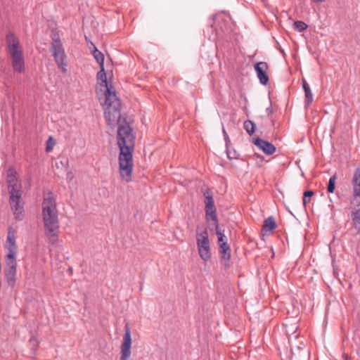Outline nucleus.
Returning <instances> with one entry per match:
<instances>
[{"mask_svg": "<svg viewBox=\"0 0 360 360\" xmlns=\"http://www.w3.org/2000/svg\"><path fill=\"white\" fill-rule=\"evenodd\" d=\"M117 144L120 148L119 169L122 181H131L133 170L132 153L134 149V136L132 129L127 122L119 124L117 135Z\"/></svg>", "mask_w": 360, "mask_h": 360, "instance_id": "f257e3e1", "label": "nucleus"}, {"mask_svg": "<svg viewBox=\"0 0 360 360\" xmlns=\"http://www.w3.org/2000/svg\"><path fill=\"white\" fill-rule=\"evenodd\" d=\"M42 217L46 236L55 243L58 233V216L56 200L51 193L46 194L42 203Z\"/></svg>", "mask_w": 360, "mask_h": 360, "instance_id": "f03ea898", "label": "nucleus"}, {"mask_svg": "<svg viewBox=\"0 0 360 360\" xmlns=\"http://www.w3.org/2000/svg\"><path fill=\"white\" fill-rule=\"evenodd\" d=\"M15 169L11 167L7 171V184L10 195L9 202L15 219L22 220L24 217L23 206L20 205L22 194V185L18 179Z\"/></svg>", "mask_w": 360, "mask_h": 360, "instance_id": "7ed1b4c3", "label": "nucleus"}, {"mask_svg": "<svg viewBox=\"0 0 360 360\" xmlns=\"http://www.w3.org/2000/svg\"><path fill=\"white\" fill-rule=\"evenodd\" d=\"M196 243L199 256L204 262L211 258L210 242L207 230L205 229L196 233Z\"/></svg>", "mask_w": 360, "mask_h": 360, "instance_id": "20e7f679", "label": "nucleus"}, {"mask_svg": "<svg viewBox=\"0 0 360 360\" xmlns=\"http://www.w3.org/2000/svg\"><path fill=\"white\" fill-rule=\"evenodd\" d=\"M51 51L58 67L63 72H66L67 58L65 49L61 41L58 39H53L51 46Z\"/></svg>", "mask_w": 360, "mask_h": 360, "instance_id": "39448f33", "label": "nucleus"}, {"mask_svg": "<svg viewBox=\"0 0 360 360\" xmlns=\"http://www.w3.org/2000/svg\"><path fill=\"white\" fill-rule=\"evenodd\" d=\"M131 337L130 328L127 324L124 327V335L123 336V342L121 345L120 360H127L131 356Z\"/></svg>", "mask_w": 360, "mask_h": 360, "instance_id": "423d86ee", "label": "nucleus"}, {"mask_svg": "<svg viewBox=\"0 0 360 360\" xmlns=\"http://www.w3.org/2000/svg\"><path fill=\"white\" fill-rule=\"evenodd\" d=\"M103 95L105 97L104 106L110 108H120V102L117 98L114 88L111 86L102 91L99 95V97Z\"/></svg>", "mask_w": 360, "mask_h": 360, "instance_id": "0eeeda50", "label": "nucleus"}, {"mask_svg": "<svg viewBox=\"0 0 360 360\" xmlns=\"http://www.w3.org/2000/svg\"><path fill=\"white\" fill-rule=\"evenodd\" d=\"M12 59V66L14 71L22 72L25 71V60L22 50L13 51L9 53Z\"/></svg>", "mask_w": 360, "mask_h": 360, "instance_id": "6e6552de", "label": "nucleus"}, {"mask_svg": "<svg viewBox=\"0 0 360 360\" xmlns=\"http://www.w3.org/2000/svg\"><path fill=\"white\" fill-rule=\"evenodd\" d=\"M206 215L212 220L217 221L216 208L212 193L209 191L204 193Z\"/></svg>", "mask_w": 360, "mask_h": 360, "instance_id": "1a4fd4ad", "label": "nucleus"}, {"mask_svg": "<svg viewBox=\"0 0 360 360\" xmlns=\"http://www.w3.org/2000/svg\"><path fill=\"white\" fill-rule=\"evenodd\" d=\"M104 110L105 118L108 125L114 126L120 122L121 118L120 108L105 107Z\"/></svg>", "mask_w": 360, "mask_h": 360, "instance_id": "9d476101", "label": "nucleus"}, {"mask_svg": "<svg viewBox=\"0 0 360 360\" xmlns=\"http://www.w3.org/2000/svg\"><path fill=\"white\" fill-rule=\"evenodd\" d=\"M6 249L8 251L7 254L16 255L17 245L15 243V231L12 227H9L8 229Z\"/></svg>", "mask_w": 360, "mask_h": 360, "instance_id": "9b49d317", "label": "nucleus"}, {"mask_svg": "<svg viewBox=\"0 0 360 360\" xmlns=\"http://www.w3.org/2000/svg\"><path fill=\"white\" fill-rule=\"evenodd\" d=\"M252 142L266 155H272L276 151V147L272 143L267 141L263 140L259 138H255L253 139Z\"/></svg>", "mask_w": 360, "mask_h": 360, "instance_id": "f8f14e48", "label": "nucleus"}, {"mask_svg": "<svg viewBox=\"0 0 360 360\" xmlns=\"http://www.w3.org/2000/svg\"><path fill=\"white\" fill-rule=\"evenodd\" d=\"M98 84L96 86V93L98 95L100 94L101 91L111 86L107 81V76L105 72L104 66L100 67V70L97 73Z\"/></svg>", "mask_w": 360, "mask_h": 360, "instance_id": "ddd939ff", "label": "nucleus"}, {"mask_svg": "<svg viewBox=\"0 0 360 360\" xmlns=\"http://www.w3.org/2000/svg\"><path fill=\"white\" fill-rule=\"evenodd\" d=\"M267 68L268 65L265 62H259L255 65V70L257 72V77L259 78L260 83L262 84H266L269 81V77L266 75Z\"/></svg>", "mask_w": 360, "mask_h": 360, "instance_id": "4468645a", "label": "nucleus"}, {"mask_svg": "<svg viewBox=\"0 0 360 360\" xmlns=\"http://www.w3.org/2000/svg\"><path fill=\"white\" fill-rule=\"evenodd\" d=\"M352 186L354 195L355 196L354 200L352 201V204L357 202V201H360L358 199V197H360V169L357 168L354 174V176L352 179Z\"/></svg>", "mask_w": 360, "mask_h": 360, "instance_id": "2eb2a0df", "label": "nucleus"}, {"mask_svg": "<svg viewBox=\"0 0 360 360\" xmlns=\"http://www.w3.org/2000/svg\"><path fill=\"white\" fill-rule=\"evenodd\" d=\"M6 40L8 53L13 52V51L21 50L20 48L19 40L14 33L9 32L6 35Z\"/></svg>", "mask_w": 360, "mask_h": 360, "instance_id": "dca6fc26", "label": "nucleus"}, {"mask_svg": "<svg viewBox=\"0 0 360 360\" xmlns=\"http://www.w3.org/2000/svg\"><path fill=\"white\" fill-rule=\"evenodd\" d=\"M302 87L304 91V103L306 107H308L313 101V94L311 89L305 79H302Z\"/></svg>", "mask_w": 360, "mask_h": 360, "instance_id": "f3484780", "label": "nucleus"}, {"mask_svg": "<svg viewBox=\"0 0 360 360\" xmlns=\"http://www.w3.org/2000/svg\"><path fill=\"white\" fill-rule=\"evenodd\" d=\"M356 203L359 208L352 211V223L354 229L360 233V201H357Z\"/></svg>", "mask_w": 360, "mask_h": 360, "instance_id": "a211bd4d", "label": "nucleus"}, {"mask_svg": "<svg viewBox=\"0 0 360 360\" xmlns=\"http://www.w3.org/2000/svg\"><path fill=\"white\" fill-rule=\"evenodd\" d=\"M89 49L91 50L92 55L94 58L96 60L97 63L99 64L100 67L104 66V56L103 54L99 51L95 45L91 43V46H89Z\"/></svg>", "mask_w": 360, "mask_h": 360, "instance_id": "6ab92c4d", "label": "nucleus"}, {"mask_svg": "<svg viewBox=\"0 0 360 360\" xmlns=\"http://www.w3.org/2000/svg\"><path fill=\"white\" fill-rule=\"evenodd\" d=\"M17 269H5L6 278L10 286H13L15 282Z\"/></svg>", "mask_w": 360, "mask_h": 360, "instance_id": "aec40b11", "label": "nucleus"}, {"mask_svg": "<svg viewBox=\"0 0 360 360\" xmlns=\"http://www.w3.org/2000/svg\"><path fill=\"white\" fill-rule=\"evenodd\" d=\"M219 252L224 260H229L231 258L230 248L227 243H222L219 246Z\"/></svg>", "mask_w": 360, "mask_h": 360, "instance_id": "412c9836", "label": "nucleus"}, {"mask_svg": "<svg viewBox=\"0 0 360 360\" xmlns=\"http://www.w3.org/2000/svg\"><path fill=\"white\" fill-rule=\"evenodd\" d=\"M276 227V224L275 223L274 219L273 217H269L266 219L264 220L263 225V230L266 232L271 231L275 229Z\"/></svg>", "mask_w": 360, "mask_h": 360, "instance_id": "4be33fe9", "label": "nucleus"}, {"mask_svg": "<svg viewBox=\"0 0 360 360\" xmlns=\"http://www.w3.org/2000/svg\"><path fill=\"white\" fill-rule=\"evenodd\" d=\"M5 269H17L15 255H13L11 254L6 255Z\"/></svg>", "mask_w": 360, "mask_h": 360, "instance_id": "5701e85b", "label": "nucleus"}, {"mask_svg": "<svg viewBox=\"0 0 360 360\" xmlns=\"http://www.w3.org/2000/svg\"><path fill=\"white\" fill-rule=\"evenodd\" d=\"M231 142L228 143L226 141V154L227 157L229 160H235L238 158V154L234 148H232L231 146Z\"/></svg>", "mask_w": 360, "mask_h": 360, "instance_id": "b1692460", "label": "nucleus"}, {"mask_svg": "<svg viewBox=\"0 0 360 360\" xmlns=\"http://www.w3.org/2000/svg\"><path fill=\"white\" fill-rule=\"evenodd\" d=\"M337 176L335 174L330 176L328 181L327 191L328 193H333L335 188V182H336Z\"/></svg>", "mask_w": 360, "mask_h": 360, "instance_id": "393cba45", "label": "nucleus"}, {"mask_svg": "<svg viewBox=\"0 0 360 360\" xmlns=\"http://www.w3.org/2000/svg\"><path fill=\"white\" fill-rule=\"evenodd\" d=\"M244 129L250 135L252 134L255 132V124L250 120H246L243 124Z\"/></svg>", "mask_w": 360, "mask_h": 360, "instance_id": "a878e982", "label": "nucleus"}, {"mask_svg": "<svg viewBox=\"0 0 360 360\" xmlns=\"http://www.w3.org/2000/svg\"><path fill=\"white\" fill-rule=\"evenodd\" d=\"M293 27L298 32H302L307 28V25L303 21L297 20L294 22Z\"/></svg>", "mask_w": 360, "mask_h": 360, "instance_id": "bb28decb", "label": "nucleus"}, {"mask_svg": "<svg viewBox=\"0 0 360 360\" xmlns=\"http://www.w3.org/2000/svg\"><path fill=\"white\" fill-rule=\"evenodd\" d=\"M55 145H56L55 141L53 140V139L51 136H50L48 139V140L46 141V151L47 153L51 152L53 150Z\"/></svg>", "mask_w": 360, "mask_h": 360, "instance_id": "cd10ccee", "label": "nucleus"}, {"mask_svg": "<svg viewBox=\"0 0 360 360\" xmlns=\"http://www.w3.org/2000/svg\"><path fill=\"white\" fill-rule=\"evenodd\" d=\"M217 236L219 246L221 245L222 243H226L225 235L223 233H221L218 228H217Z\"/></svg>", "mask_w": 360, "mask_h": 360, "instance_id": "c85d7f7f", "label": "nucleus"}, {"mask_svg": "<svg viewBox=\"0 0 360 360\" xmlns=\"http://www.w3.org/2000/svg\"><path fill=\"white\" fill-rule=\"evenodd\" d=\"M314 192L311 191H306L304 193V197H303V204L306 205L307 202H309L310 198L313 195Z\"/></svg>", "mask_w": 360, "mask_h": 360, "instance_id": "c756f323", "label": "nucleus"}, {"mask_svg": "<svg viewBox=\"0 0 360 360\" xmlns=\"http://www.w3.org/2000/svg\"><path fill=\"white\" fill-rule=\"evenodd\" d=\"M223 134H224V136L225 141H226H226H228V143H230V142H231V141H230V139H229V136H228V134H227V133L226 132V131H225V129H223Z\"/></svg>", "mask_w": 360, "mask_h": 360, "instance_id": "7c9ffc66", "label": "nucleus"}, {"mask_svg": "<svg viewBox=\"0 0 360 360\" xmlns=\"http://www.w3.org/2000/svg\"><path fill=\"white\" fill-rule=\"evenodd\" d=\"M311 1L314 2H316V3H321V2H323L325 0H311Z\"/></svg>", "mask_w": 360, "mask_h": 360, "instance_id": "2f4dec72", "label": "nucleus"}]
</instances>
